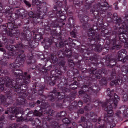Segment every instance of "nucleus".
Segmentation results:
<instances>
[{"instance_id": "nucleus-64", "label": "nucleus", "mask_w": 128, "mask_h": 128, "mask_svg": "<svg viewBox=\"0 0 128 128\" xmlns=\"http://www.w3.org/2000/svg\"><path fill=\"white\" fill-rule=\"evenodd\" d=\"M65 64V62L64 60H62L60 62L58 63L59 66H63Z\"/></svg>"}, {"instance_id": "nucleus-39", "label": "nucleus", "mask_w": 128, "mask_h": 128, "mask_svg": "<svg viewBox=\"0 0 128 128\" xmlns=\"http://www.w3.org/2000/svg\"><path fill=\"white\" fill-rule=\"evenodd\" d=\"M6 100V98L3 95H0V104L4 102Z\"/></svg>"}, {"instance_id": "nucleus-27", "label": "nucleus", "mask_w": 128, "mask_h": 128, "mask_svg": "<svg viewBox=\"0 0 128 128\" xmlns=\"http://www.w3.org/2000/svg\"><path fill=\"white\" fill-rule=\"evenodd\" d=\"M66 54L65 56L66 58H70L72 56V52L70 50H65L64 52Z\"/></svg>"}, {"instance_id": "nucleus-49", "label": "nucleus", "mask_w": 128, "mask_h": 128, "mask_svg": "<svg viewBox=\"0 0 128 128\" xmlns=\"http://www.w3.org/2000/svg\"><path fill=\"white\" fill-rule=\"evenodd\" d=\"M100 4L102 8H105V7L107 6L108 5V3L106 2L101 3H100Z\"/></svg>"}, {"instance_id": "nucleus-51", "label": "nucleus", "mask_w": 128, "mask_h": 128, "mask_svg": "<svg viewBox=\"0 0 128 128\" xmlns=\"http://www.w3.org/2000/svg\"><path fill=\"white\" fill-rule=\"evenodd\" d=\"M63 122L64 124H68L70 122V121L67 118H62Z\"/></svg>"}, {"instance_id": "nucleus-38", "label": "nucleus", "mask_w": 128, "mask_h": 128, "mask_svg": "<svg viewBox=\"0 0 128 128\" xmlns=\"http://www.w3.org/2000/svg\"><path fill=\"white\" fill-rule=\"evenodd\" d=\"M65 44L64 46L66 49V50H70V43L67 42V40L65 39L64 41Z\"/></svg>"}, {"instance_id": "nucleus-19", "label": "nucleus", "mask_w": 128, "mask_h": 128, "mask_svg": "<svg viewBox=\"0 0 128 128\" xmlns=\"http://www.w3.org/2000/svg\"><path fill=\"white\" fill-rule=\"evenodd\" d=\"M112 19L114 21H116V24H119L118 25L120 24V23L121 22L122 20L120 18H118L116 13H114V14Z\"/></svg>"}, {"instance_id": "nucleus-8", "label": "nucleus", "mask_w": 128, "mask_h": 128, "mask_svg": "<svg viewBox=\"0 0 128 128\" xmlns=\"http://www.w3.org/2000/svg\"><path fill=\"white\" fill-rule=\"evenodd\" d=\"M25 60V56L24 55H19L16 58L15 61V64H18L19 66L22 65L23 64Z\"/></svg>"}, {"instance_id": "nucleus-28", "label": "nucleus", "mask_w": 128, "mask_h": 128, "mask_svg": "<svg viewBox=\"0 0 128 128\" xmlns=\"http://www.w3.org/2000/svg\"><path fill=\"white\" fill-rule=\"evenodd\" d=\"M90 12H92L95 18L97 19L100 18V17L98 16V14H99V12H100L97 10H96L94 8L93 10H91Z\"/></svg>"}, {"instance_id": "nucleus-4", "label": "nucleus", "mask_w": 128, "mask_h": 128, "mask_svg": "<svg viewBox=\"0 0 128 128\" xmlns=\"http://www.w3.org/2000/svg\"><path fill=\"white\" fill-rule=\"evenodd\" d=\"M16 81L8 78L6 80L5 86L7 88H11L14 90H16L18 87L16 86Z\"/></svg>"}, {"instance_id": "nucleus-56", "label": "nucleus", "mask_w": 128, "mask_h": 128, "mask_svg": "<svg viewBox=\"0 0 128 128\" xmlns=\"http://www.w3.org/2000/svg\"><path fill=\"white\" fill-rule=\"evenodd\" d=\"M120 60L123 63H126L128 62V59L127 56H126L124 57V58H122V60Z\"/></svg>"}, {"instance_id": "nucleus-9", "label": "nucleus", "mask_w": 128, "mask_h": 128, "mask_svg": "<svg viewBox=\"0 0 128 128\" xmlns=\"http://www.w3.org/2000/svg\"><path fill=\"white\" fill-rule=\"evenodd\" d=\"M112 47L111 48V49L113 50L116 48L117 50L120 49L122 47V45L121 42L118 41H116L115 40H113L112 42Z\"/></svg>"}, {"instance_id": "nucleus-63", "label": "nucleus", "mask_w": 128, "mask_h": 128, "mask_svg": "<svg viewBox=\"0 0 128 128\" xmlns=\"http://www.w3.org/2000/svg\"><path fill=\"white\" fill-rule=\"evenodd\" d=\"M44 29L46 31H49L50 30V27L48 25L44 26Z\"/></svg>"}, {"instance_id": "nucleus-46", "label": "nucleus", "mask_w": 128, "mask_h": 128, "mask_svg": "<svg viewBox=\"0 0 128 128\" xmlns=\"http://www.w3.org/2000/svg\"><path fill=\"white\" fill-rule=\"evenodd\" d=\"M107 92H108L107 95L109 96H112V93H114V90H112L111 91L110 90V88H108L107 89Z\"/></svg>"}, {"instance_id": "nucleus-42", "label": "nucleus", "mask_w": 128, "mask_h": 128, "mask_svg": "<svg viewBox=\"0 0 128 128\" xmlns=\"http://www.w3.org/2000/svg\"><path fill=\"white\" fill-rule=\"evenodd\" d=\"M42 39V37L40 34H38L35 36V38L34 39L38 41Z\"/></svg>"}, {"instance_id": "nucleus-20", "label": "nucleus", "mask_w": 128, "mask_h": 128, "mask_svg": "<svg viewBox=\"0 0 128 128\" xmlns=\"http://www.w3.org/2000/svg\"><path fill=\"white\" fill-rule=\"evenodd\" d=\"M17 14L18 16L22 17V18L25 17L27 14V12L23 9L20 10L17 12Z\"/></svg>"}, {"instance_id": "nucleus-44", "label": "nucleus", "mask_w": 128, "mask_h": 128, "mask_svg": "<svg viewBox=\"0 0 128 128\" xmlns=\"http://www.w3.org/2000/svg\"><path fill=\"white\" fill-rule=\"evenodd\" d=\"M40 73H42L44 74H46L48 72V69H46L44 68H42L40 69Z\"/></svg>"}, {"instance_id": "nucleus-23", "label": "nucleus", "mask_w": 128, "mask_h": 128, "mask_svg": "<svg viewBox=\"0 0 128 128\" xmlns=\"http://www.w3.org/2000/svg\"><path fill=\"white\" fill-rule=\"evenodd\" d=\"M106 122L104 124L102 125L103 127L104 128H112L113 126H112L111 125L110 122L108 121V119L106 120H105Z\"/></svg>"}, {"instance_id": "nucleus-15", "label": "nucleus", "mask_w": 128, "mask_h": 128, "mask_svg": "<svg viewBox=\"0 0 128 128\" xmlns=\"http://www.w3.org/2000/svg\"><path fill=\"white\" fill-rule=\"evenodd\" d=\"M58 77L56 76H53L52 78H48L47 80H48L47 83L49 85L53 86L55 84V83L58 80Z\"/></svg>"}, {"instance_id": "nucleus-57", "label": "nucleus", "mask_w": 128, "mask_h": 128, "mask_svg": "<svg viewBox=\"0 0 128 128\" xmlns=\"http://www.w3.org/2000/svg\"><path fill=\"white\" fill-rule=\"evenodd\" d=\"M19 125L16 123L12 124L10 127L8 128H16Z\"/></svg>"}, {"instance_id": "nucleus-58", "label": "nucleus", "mask_w": 128, "mask_h": 128, "mask_svg": "<svg viewBox=\"0 0 128 128\" xmlns=\"http://www.w3.org/2000/svg\"><path fill=\"white\" fill-rule=\"evenodd\" d=\"M48 112V115L52 116L53 115L54 112L52 110L50 109L49 110Z\"/></svg>"}, {"instance_id": "nucleus-41", "label": "nucleus", "mask_w": 128, "mask_h": 128, "mask_svg": "<svg viewBox=\"0 0 128 128\" xmlns=\"http://www.w3.org/2000/svg\"><path fill=\"white\" fill-rule=\"evenodd\" d=\"M92 108V105L91 104L87 105L84 107V110L86 111L90 110Z\"/></svg>"}, {"instance_id": "nucleus-32", "label": "nucleus", "mask_w": 128, "mask_h": 128, "mask_svg": "<svg viewBox=\"0 0 128 128\" xmlns=\"http://www.w3.org/2000/svg\"><path fill=\"white\" fill-rule=\"evenodd\" d=\"M56 95L57 96L58 98L59 97V98L60 99H62L64 97V93H63L62 91H60V92H56Z\"/></svg>"}, {"instance_id": "nucleus-18", "label": "nucleus", "mask_w": 128, "mask_h": 128, "mask_svg": "<svg viewBox=\"0 0 128 128\" xmlns=\"http://www.w3.org/2000/svg\"><path fill=\"white\" fill-rule=\"evenodd\" d=\"M33 115V113H31V112H29L26 116V117L24 118L23 119L25 121H32L34 119L32 118Z\"/></svg>"}, {"instance_id": "nucleus-24", "label": "nucleus", "mask_w": 128, "mask_h": 128, "mask_svg": "<svg viewBox=\"0 0 128 128\" xmlns=\"http://www.w3.org/2000/svg\"><path fill=\"white\" fill-rule=\"evenodd\" d=\"M64 41L62 39L60 40V41L55 44L56 46L58 48H62L64 46L65 44Z\"/></svg>"}, {"instance_id": "nucleus-31", "label": "nucleus", "mask_w": 128, "mask_h": 128, "mask_svg": "<svg viewBox=\"0 0 128 128\" xmlns=\"http://www.w3.org/2000/svg\"><path fill=\"white\" fill-rule=\"evenodd\" d=\"M116 71L114 69L112 70V72L110 76L108 78L109 79L111 80L116 77Z\"/></svg>"}, {"instance_id": "nucleus-11", "label": "nucleus", "mask_w": 128, "mask_h": 128, "mask_svg": "<svg viewBox=\"0 0 128 128\" xmlns=\"http://www.w3.org/2000/svg\"><path fill=\"white\" fill-rule=\"evenodd\" d=\"M114 98L113 100H108L107 101V102H112V104H113L114 106L115 107L117 106L118 102L120 100V97L115 93L114 94Z\"/></svg>"}, {"instance_id": "nucleus-10", "label": "nucleus", "mask_w": 128, "mask_h": 128, "mask_svg": "<svg viewBox=\"0 0 128 128\" xmlns=\"http://www.w3.org/2000/svg\"><path fill=\"white\" fill-rule=\"evenodd\" d=\"M39 44V43L38 41H37L35 39H34L32 41H30L29 43V46L26 45L25 46H23L24 48V47H26V48H34L37 46Z\"/></svg>"}, {"instance_id": "nucleus-21", "label": "nucleus", "mask_w": 128, "mask_h": 128, "mask_svg": "<svg viewBox=\"0 0 128 128\" xmlns=\"http://www.w3.org/2000/svg\"><path fill=\"white\" fill-rule=\"evenodd\" d=\"M53 42V41L52 39H49L48 38H46L42 42V44H45V45H50L52 44Z\"/></svg>"}, {"instance_id": "nucleus-62", "label": "nucleus", "mask_w": 128, "mask_h": 128, "mask_svg": "<svg viewBox=\"0 0 128 128\" xmlns=\"http://www.w3.org/2000/svg\"><path fill=\"white\" fill-rule=\"evenodd\" d=\"M60 125V124L59 123L54 122L53 124V126L55 128H58V127H59Z\"/></svg>"}, {"instance_id": "nucleus-13", "label": "nucleus", "mask_w": 128, "mask_h": 128, "mask_svg": "<svg viewBox=\"0 0 128 128\" xmlns=\"http://www.w3.org/2000/svg\"><path fill=\"white\" fill-rule=\"evenodd\" d=\"M95 87H89L88 88L86 86H84L82 87V88L84 89V91L86 90L87 91L86 92H88L90 93L91 94L92 93H96L97 92L98 90H97L95 89Z\"/></svg>"}, {"instance_id": "nucleus-2", "label": "nucleus", "mask_w": 128, "mask_h": 128, "mask_svg": "<svg viewBox=\"0 0 128 128\" xmlns=\"http://www.w3.org/2000/svg\"><path fill=\"white\" fill-rule=\"evenodd\" d=\"M100 39L99 35L98 34H95L94 32H90L88 33V43L91 46L94 44V40H99Z\"/></svg>"}, {"instance_id": "nucleus-47", "label": "nucleus", "mask_w": 128, "mask_h": 128, "mask_svg": "<svg viewBox=\"0 0 128 128\" xmlns=\"http://www.w3.org/2000/svg\"><path fill=\"white\" fill-rule=\"evenodd\" d=\"M76 31L75 30H74L72 32H70V34L72 37L76 38Z\"/></svg>"}, {"instance_id": "nucleus-14", "label": "nucleus", "mask_w": 128, "mask_h": 128, "mask_svg": "<svg viewBox=\"0 0 128 128\" xmlns=\"http://www.w3.org/2000/svg\"><path fill=\"white\" fill-rule=\"evenodd\" d=\"M8 111L11 113H12L13 114L15 115H13V116H15L17 118V114H18V107H10L7 109Z\"/></svg>"}, {"instance_id": "nucleus-34", "label": "nucleus", "mask_w": 128, "mask_h": 128, "mask_svg": "<svg viewBox=\"0 0 128 128\" xmlns=\"http://www.w3.org/2000/svg\"><path fill=\"white\" fill-rule=\"evenodd\" d=\"M93 45H94V46H95V50H96L98 52H100L102 50V47L100 45H95L94 44L93 46H91L90 45V46H92V47Z\"/></svg>"}, {"instance_id": "nucleus-25", "label": "nucleus", "mask_w": 128, "mask_h": 128, "mask_svg": "<svg viewBox=\"0 0 128 128\" xmlns=\"http://www.w3.org/2000/svg\"><path fill=\"white\" fill-rule=\"evenodd\" d=\"M7 24L8 28L10 30H13V29L15 30V29L17 27V26L15 25L14 24L10 22H8Z\"/></svg>"}, {"instance_id": "nucleus-35", "label": "nucleus", "mask_w": 128, "mask_h": 128, "mask_svg": "<svg viewBox=\"0 0 128 128\" xmlns=\"http://www.w3.org/2000/svg\"><path fill=\"white\" fill-rule=\"evenodd\" d=\"M4 80L1 78H0V91H2L4 89Z\"/></svg>"}, {"instance_id": "nucleus-55", "label": "nucleus", "mask_w": 128, "mask_h": 128, "mask_svg": "<svg viewBox=\"0 0 128 128\" xmlns=\"http://www.w3.org/2000/svg\"><path fill=\"white\" fill-rule=\"evenodd\" d=\"M66 115V114L65 112L62 111L61 112V113H60V114H58V116L60 117L61 118H62L64 117Z\"/></svg>"}, {"instance_id": "nucleus-54", "label": "nucleus", "mask_w": 128, "mask_h": 128, "mask_svg": "<svg viewBox=\"0 0 128 128\" xmlns=\"http://www.w3.org/2000/svg\"><path fill=\"white\" fill-rule=\"evenodd\" d=\"M34 123L38 125H40V120L38 118H36L34 120Z\"/></svg>"}, {"instance_id": "nucleus-36", "label": "nucleus", "mask_w": 128, "mask_h": 128, "mask_svg": "<svg viewBox=\"0 0 128 128\" xmlns=\"http://www.w3.org/2000/svg\"><path fill=\"white\" fill-rule=\"evenodd\" d=\"M120 82V80L118 79H117L115 80H113L110 83V85L111 86H113L114 85H116L119 84L118 82Z\"/></svg>"}, {"instance_id": "nucleus-60", "label": "nucleus", "mask_w": 128, "mask_h": 128, "mask_svg": "<svg viewBox=\"0 0 128 128\" xmlns=\"http://www.w3.org/2000/svg\"><path fill=\"white\" fill-rule=\"evenodd\" d=\"M87 97L86 96L84 99V101L86 102L90 101V96L88 95H87Z\"/></svg>"}, {"instance_id": "nucleus-50", "label": "nucleus", "mask_w": 128, "mask_h": 128, "mask_svg": "<svg viewBox=\"0 0 128 128\" xmlns=\"http://www.w3.org/2000/svg\"><path fill=\"white\" fill-rule=\"evenodd\" d=\"M44 59H41L39 64L40 66H45L46 65V62L44 60Z\"/></svg>"}, {"instance_id": "nucleus-16", "label": "nucleus", "mask_w": 128, "mask_h": 128, "mask_svg": "<svg viewBox=\"0 0 128 128\" xmlns=\"http://www.w3.org/2000/svg\"><path fill=\"white\" fill-rule=\"evenodd\" d=\"M83 103L81 101H79L78 103L76 102H74L70 106V107L72 110L77 108L78 107H80L82 106Z\"/></svg>"}, {"instance_id": "nucleus-7", "label": "nucleus", "mask_w": 128, "mask_h": 128, "mask_svg": "<svg viewBox=\"0 0 128 128\" xmlns=\"http://www.w3.org/2000/svg\"><path fill=\"white\" fill-rule=\"evenodd\" d=\"M89 72L90 73L95 75V77L97 79H100L102 77L101 74L102 73V71L100 69L98 70L93 69L92 68L89 70Z\"/></svg>"}, {"instance_id": "nucleus-6", "label": "nucleus", "mask_w": 128, "mask_h": 128, "mask_svg": "<svg viewBox=\"0 0 128 128\" xmlns=\"http://www.w3.org/2000/svg\"><path fill=\"white\" fill-rule=\"evenodd\" d=\"M57 91V90L56 88H54L53 90L50 92V93H53V94H50L47 96V98L49 100L52 102H53L54 101L56 102L58 100L59 98H58V96H55Z\"/></svg>"}, {"instance_id": "nucleus-48", "label": "nucleus", "mask_w": 128, "mask_h": 128, "mask_svg": "<svg viewBox=\"0 0 128 128\" xmlns=\"http://www.w3.org/2000/svg\"><path fill=\"white\" fill-rule=\"evenodd\" d=\"M27 77L28 78V80H24V82L26 84H29L30 82V76L29 74H28L27 76Z\"/></svg>"}, {"instance_id": "nucleus-5", "label": "nucleus", "mask_w": 128, "mask_h": 128, "mask_svg": "<svg viewBox=\"0 0 128 128\" xmlns=\"http://www.w3.org/2000/svg\"><path fill=\"white\" fill-rule=\"evenodd\" d=\"M6 47L8 50L11 51L20 50L24 48L23 45L21 44H16L14 46L11 45H6Z\"/></svg>"}, {"instance_id": "nucleus-40", "label": "nucleus", "mask_w": 128, "mask_h": 128, "mask_svg": "<svg viewBox=\"0 0 128 128\" xmlns=\"http://www.w3.org/2000/svg\"><path fill=\"white\" fill-rule=\"evenodd\" d=\"M50 58L52 60L53 62L55 63H56L58 60L56 56L53 54H51Z\"/></svg>"}, {"instance_id": "nucleus-26", "label": "nucleus", "mask_w": 128, "mask_h": 128, "mask_svg": "<svg viewBox=\"0 0 128 128\" xmlns=\"http://www.w3.org/2000/svg\"><path fill=\"white\" fill-rule=\"evenodd\" d=\"M118 37L119 39L120 40L124 42H126V40H128V38H127L124 37V34L121 32H119L118 33Z\"/></svg>"}, {"instance_id": "nucleus-37", "label": "nucleus", "mask_w": 128, "mask_h": 128, "mask_svg": "<svg viewBox=\"0 0 128 128\" xmlns=\"http://www.w3.org/2000/svg\"><path fill=\"white\" fill-rule=\"evenodd\" d=\"M119 32H121L122 34H125L126 32H128V30H126L124 28H122L121 27H119V30H118Z\"/></svg>"}, {"instance_id": "nucleus-52", "label": "nucleus", "mask_w": 128, "mask_h": 128, "mask_svg": "<svg viewBox=\"0 0 128 128\" xmlns=\"http://www.w3.org/2000/svg\"><path fill=\"white\" fill-rule=\"evenodd\" d=\"M26 36V34L23 33L21 34L20 37L22 40L27 39Z\"/></svg>"}, {"instance_id": "nucleus-61", "label": "nucleus", "mask_w": 128, "mask_h": 128, "mask_svg": "<svg viewBox=\"0 0 128 128\" xmlns=\"http://www.w3.org/2000/svg\"><path fill=\"white\" fill-rule=\"evenodd\" d=\"M128 96L126 94L124 95L122 97V100L124 101L125 102L127 100Z\"/></svg>"}, {"instance_id": "nucleus-17", "label": "nucleus", "mask_w": 128, "mask_h": 128, "mask_svg": "<svg viewBox=\"0 0 128 128\" xmlns=\"http://www.w3.org/2000/svg\"><path fill=\"white\" fill-rule=\"evenodd\" d=\"M126 52L124 50H122L119 51L118 53V60H121L124 57L126 56Z\"/></svg>"}, {"instance_id": "nucleus-33", "label": "nucleus", "mask_w": 128, "mask_h": 128, "mask_svg": "<svg viewBox=\"0 0 128 128\" xmlns=\"http://www.w3.org/2000/svg\"><path fill=\"white\" fill-rule=\"evenodd\" d=\"M41 8V6L39 5L37 7V12L36 13V18H38L40 17V10Z\"/></svg>"}, {"instance_id": "nucleus-45", "label": "nucleus", "mask_w": 128, "mask_h": 128, "mask_svg": "<svg viewBox=\"0 0 128 128\" xmlns=\"http://www.w3.org/2000/svg\"><path fill=\"white\" fill-rule=\"evenodd\" d=\"M100 83L102 84H106L107 82L106 79L105 78H102L101 80L100 81Z\"/></svg>"}, {"instance_id": "nucleus-29", "label": "nucleus", "mask_w": 128, "mask_h": 128, "mask_svg": "<svg viewBox=\"0 0 128 128\" xmlns=\"http://www.w3.org/2000/svg\"><path fill=\"white\" fill-rule=\"evenodd\" d=\"M122 74L125 76L127 74V72H128V66H123L122 68Z\"/></svg>"}, {"instance_id": "nucleus-30", "label": "nucleus", "mask_w": 128, "mask_h": 128, "mask_svg": "<svg viewBox=\"0 0 128 128\" xmlns=\"http://www.w3.org/2000/svg\"><path fill=\"white\" fill-rule=\"evenodd\" d=\"M60 84L59 85L58 87L60 89V91H62L63 93H66L67 92H70V90L68 88H66L65 87H60Z\"/></svg>"}, {"instance_id": "nucleus-59", "label": "nucleus", "mask_w": 128, "mask_h": 128, "mask_svg": "<svg viewBox=\"0 0 128 128\" xmlns=\"http://www.w3.org/2000/svg\"><path fill=\"white\" fill-rule=\"evenodd\" d=\"M16 2H15L14 4H13V5L15 6V7L16 8H18L20 6V3L18 2L16 0Z\"/></svg>"}, {"instance_id": "nucleus-3", "label": "nucleus", "mask_w": 128, "mask_h": 128, "mask_svg": "<svg viewBox=\"0 0 128 128\" xmlns=\"http://www.w3.org/2000/svg\"><path fill=\"white\" fill-rule=\"evenodd\" d=\"M10 64L11 65V68H13L11 70L13 74L15 76L19 78H21V77L22 78V71L20 70L17 69V67H19L20 66L18 65L14 66L12 63Z\"/></svg>"}, {"instance_id": "nucleus-1", "label": "nucleus", "mask_w": 128, "mask_h": 128, "mask_svg": "<svg viewBox=\"0 0 128 128\" xmlns=\"http://www.w3.org/2000/svg\"><path fill=\"white\" fill-rule=\"evenodd\" d=\"M112 102H104L102 105V106L103 108L105 111L107 112V114H104V120L108 119L110 116L112 115L113 112L112 110V105L113 104H112Z\"/></svg>"}, {"instance_id": "nucleus-53", "label": "nucleus", "mask_w": 128, "mask_h": 128, "mask_svg": "<svg viewBox=\"0 0 128 128\" xmlns=\"http://www.w3.org/2000/svg\"><path fill=\"white\" fill-rule=\"evenodd\" d=\"M13 34H14V36L15 34L18 36L19 34L20 31L16 28L15 29V30L14 29V30H13Z\"/></svg>"}, {"instance_id": "nucleus-12", "label": "nucleus", "mask_w": 128, "mask_h": 128, "mask_svg": "<svg viewBox=\"0 0 128 128\" xmlns=\"http://www.w3.org/2000/svg\"><path fill=\"white\" fill-rule=\"evenodd\" d=\"M79 18L80 22L84 24L87 23L89 20L88 17L84 14L79 15Z\"/></svg>"}, {"instance_id": "nucleus-43", "label": "nucleus", "mask_w": 128, "mask_h": 128, "mask_svg": "<svg viewBox=\"0 0 128 128\" xmlns=\"http://www.w3.org/2000/svg\"><path fill=\"white\" fill-rule=\"evenodd\" d=\"M68 21L70 24H74V19L72 16H71L69 17Z\"/></svg>"}, {"instance_id": "nucleus-22", "label": "nucleus", "mask_w": 128, "mask_h": 128, "mask_svg": "<svg viewBox=\"0 0 128 128\" xmlns=\"http://www.w3.org/2000/svg\"><path fill=\"white\" fill-rule=\"evenodd\" d=\"M94 9L96 10H97L100 12V11H102L104 10H106V9L103 8H102L100 4V3L95 5L94 6Z\"/></svg>"}]
</instances>
